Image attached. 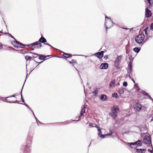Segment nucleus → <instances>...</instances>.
<instances>
[{"label": "nucleus", "mask_w": 153, "mask_h": 153, "mask_svg": "<svg viewBox=\"0 0 153 153\" xmlns=\"http://www.w3.org/2000/svg\"><path fill=\"white\" fill-rule=\"evenodd\" d=\"M32 140L31 137L29 135H28L27 138L26 140V144L25 146L24 151L25 152L27 153L30 152L31 149Z\"/></svg>", "instance_id": "obj_1"}, {"label": "nucleus", "mask_w": 153, "mask_h": 153, "mask_svg": "<svg viewBox=\"0 0 153 153\" xmlns=\"http://www.w3.org/2000/svg\"><path fill=\"white\" fill-rule=\"evenodd\" d=\"M144 39V35L142 34L138 35L135 38V40L137 43L139 44L140 46H142L144 42H143Z\"/></svg>", "instance_id": "obj_2"}, {"label": "nucleus", "mask_w": 153, "mask_h": 153, "mask_svg": "<svg viewBox=\"0 0 153 153\" xmlns=\"http://www.w3.org/2000/svg\"><path fill=\"white\" fill-rule=\"evenodd\" d=\"M122 58L123 56L122 55L117 56L114 61V66L115 68L118 69L120 68L119 66Z\"/></svg>", "instance_id": "obj_3"}, {"label": "nucleus", "mask_w": 153, "mask_h": 153, "mask_svg": "<svg viewBox=\"0 0 153 153\" xmlns=\"http://www.w3.org/2000/svg\"><path fill=\"white\" fill-rule=\"evenodd\" d=\"M119 109L117 107H114L111 109V112L110 114L111 116L113 118L115 119L117 117V112L119 111Z\"/></svg>", "instance_id": "obj_4"}, {"label": "nucleus", "mask_w": 153, "mask_h": 153, "mask_svg": "<svg viewBox=\"0 0 153 153\" xmlns=\"http://www.w3.org/2000/svg\"><path fill=\"white\" fill-rule=\"evenodd\" d=\"M11 42L12 45L15 47L23 48L25 45L17 41L16 39H15V40L12 41Z\"/></svg>", "instance_id": "obj_5"}, {"label": "nucleus", "mask_w": 153, "mask_h": 153, "mask_svg": "<svg viewBox=\"0 0 153 153\" xmlns=\"http://www.w3.org/2000/svg\"><path fill=\"white\" fill-rule=\"evenodd\" d=\"M113 22L111 19H110L108 21L106 20L105 19V25L106 27V30L108 28H110L113 26ZM106 32H107V30H106Z\"/></svg>", "instance_id": "obj_6"}, {"label": "nucleus", "mask_w": 153, "mask_h": 153, "mask_svg": "<svg viewBox=\"0 0 153 153\" xmlns=\"http://www.w3.org/2000/svg\"><path fill=\"white\" fill-rule=\"evenodd\" d=\"M143 141L144 143L146 144L149 145L151 144L152 148L153 149L151 141V138L150 136H145L143 138Z\"/></svg>", "instance_id": "obj_7"}, {"label": "nucleus", "mask_w": 153, "mask_h": 153, "mask_svg": "<svg viewBox=\"0 0 153 153\" xmlns=\"http://www.w3.org/2000/svg\"><path fill=\"white\" fill-rule=\"evenodd\" d=\"M85 108L86 107L85 106V105H83L82 106L81 108L80 114V115L79 116V119L78 120H76V121H77L80 120L81 119L82 116H83L84 113L85 112ZM73 121H75V120H73Z\"/></svg>", "instance_id": "obj_8"}, {"label": "nucleus", "mask_w": 153, "mask_h": 153, "mask_svg": "<svg viewBox=\"0 0 153 153\" xmlns=\"http://www.w3.org/2000/svg\"><path fill=\"white\" fill-rule=\"evenodd\" d=\"M98 136L102 138H104L105 137V136H110L112 134V132L111 131L110 133H108V134H105L104 135L102 134H101L102 132H101L100 129V128L98 129Z\"/></svg>", "instance_id": "obj_9"}, {"label": "nucleus", "mask_w": 153, "mask_h": 153, "mask_svg": "<svg viewBox=\"0 0 153 153\" xmlns=\"http://www.w3.org/2000/svg\"><path fill=\"white\" fill-rule=\"evenodd\" d=\"M104 52V51H102L100 52L95 53L94 55H95L99 59H101L102 57L103 56Z\"/></svg>", "instance_id": "obj_10"}, {"label": "nucleus", "mask_w": 153, "mask_h": 153, "mask_svg": "<svg viewBox=\"0 0 153 153\" xmlns=\"http://www.w3.org/2000/svg\"><path fill=\"white\" fill-rule=\"evenodd\" d=\"M33 44L35 48H39L42 47V44L39 41L33 43Z\"/></svg>", "instance_id": "obj_11"}, {"label": "nucleus", "mask_w": 153, "mask_h": 153, "mask_svg": "<svg viewBox=\"0 0 153 153\" xmlns=\"http://www.w3.org/2000/svg\"><path fill=\"white\" fill-rule=\"evenodd\" d=\"M142 108V106L139 103H136L134 105V108L138 111H140Z\"/></svg>", "instance_id": "obj_12"}, {"label": "nucleus", "mask_w": 153, "mask_h": 153, "mask_svg": "<svg viewBox=\"0 0 153 153\" xmlns=\"http://www.w3.org/2000/svg\"><path fill=\"white\" fill-rule=\"evenodd\" d=\"M33 54H34L35 55H38L39 56V59L41 60H45L46 58L47 57L49 56H45L44 55H42L41 54H38L36 53H34Z\"/></svg>", "instance_id": "obj_13"}, {"label": "nucleus", "mask_w": 153, "mask_h": 153, "mask_svg": "<svg viewBox=\"0 0 153 153\" xmlns=\"http://www.w3.org/2000/svg\"><path fill=\"white\" fill-rule=\"evenodd\" d=\"M152 15L151 12L147 8L146 9L145 16L146 17H149Z\"/></svg>", "instance_id": "obj_14"}, {"label": "nucleus", "mask_w": 153, "mask_h": 153, "mask_svg": "<svg viewBox=\"0 0 153 153\" xmlns=\"http://www.w3.org/2000/svg\"><path fill=\"white\" fill-rule=\"evenodd\" d=\"M108 67V64L107 63H103L101 64L100 68L102 69H106Z\"/></svg>", "instance_id": "obj_15"}, {"label": "nucleus", "mask_w": 153, "mask_h": 153, "mask_svg": "<svg viewBox=\"0 0 153 153\" xmlns=\"http://www.w3.org/2000/svg\"><path fill=\"white\" fill-rule=\"evenodd\" d=\"M39 41L40 43L42 42L44 44L46 42V39L43 36H42L39 39Z\"/></svg>", "instance_id": "obj_16"}, {"label": "nucleus", "mask_w": 153, "mask_h": 153, "mask_svg": "<svg viewBox=\"0 0 153 153\" xmlns=\"http://www.w3.org/2000/svg\"><path fill=\"white\" fill-rule=\"evenodd\" d=\"M146 149H136V152H140L141 153H145V152Z\"/></svg>", "instance_id": "obj_17"}, {"label": "nucleus", "mask_w": 153, "mask_h": 153, "mask_svg": "<svg viewBox=\"0 0 153 153\" xmlns=\"http://www.w3.org/2000/svg\"><path fill=\"white\" fill-rule=\"evenodd\" d=\"M107 98V97L106 95L104 94H102L101 96L100 99L102 101H105L106 100Z\"/></svg>", "instance_id": "obj_18"}, {"label": "nucleus", "mask_w": 153, "mask_h": 153, "mask_svg": "<svg viewBox=\"0 0 153 153\" xmlns=\"http://www.w3.org/2000/svg\"><path fill=\"white\" fill-rule=\"evenodd\" d=\"M132 62L131 61H130L129 62V72H131V71H132Z\"/></svg>", "instance_id": "obj_19"}, {"label": "nucleus", "mask_w": 153, "mask_h": 153, "mask_svg": "<svg viewBox=\"0 0 153 153\" xmlns=\"http://www.w3.org/2000/svg\"><path fill=\"white\" fill-rule=\"evenodd\" d=\"M124 90L123 87L120 88L118 91V93L120 95L123 94H124Z\"/></svg>", "instance_id": "obj_20"}, {"label": "nucleus", "mask_w": 153, "mask_h": 153, "mask_svg": "<svg viewBox=\"0 0 153 153\" xmlns=\"http://www.w3.org/2000/svg\"><path fill=\"white\" fill-rule=\"evenodd\" d=\"M115 82V80L114 79L109 84V87L110 88H111L112 87H114Z\"/></svg>", "instance_id": "obj_21"}, {"label": "nucleus", "mask_w": 153, "mask_h": 153, "mask_svg": "<svg viewBox=\"0 0 153 153\" xmlns=\"http://www.w3.org/2000/svg\"><path fill=\"white\" fill-rule=\"evenodd\" d=\"M63 56L66 58H68L71 56H72L70 54L64 53L63 54Z\"/></svg>", "instance_id": "obj_22"}, {"label": "nucleus", "mask_w": 153, "mask_h": 153, "mask_svg": "<svg viewBox=\"0 0 153 153\" xmlns=\"http://www.w3.org/2000/svg\"><path fill=\"white\" fill-rule=\"evenodd\" d=\"M140 50V47H135L133 48V50L136 53H138Z\"/></svg>", "instance_id": "obj_23"}, {"label": "nucleus", "mask_w": 153, "mask_h": 153, "mask_svg": "<svg viewBox=\"0 0 153 153\" xmlns=\"http://www.w3.org/2000/svg\"><path fill=\"white\" fill-rule=\"evenodd\" d=\"M27 75H26V79L25 80V82L26 81V78H27ZM25 82H24V84ZM23 86L24 85H23V87H22V90L21 91V92L20 93V94H21V100H22V102H24V100H23V97H22V89H23Z\"/></svg>", "instance_id": "obj_24"}, {"label": "nucleus", "mask_w": 153, "mask_h": 153, "mask_svg": "<svg viewBox=\"0 0 153 153\" xmlns=\"http://www.w3.org/2000/svg\"><path fill=\"white\" fill-rule=\"evenodd\" d=\"M131 147H132V146H137V143L135 142L134 143H127Z\"/></svg>", "instance_id": "obj_25"}, {"label": "nucleus", "mask_w": 153, "mask_h": 153, "mask_svg": "<svg viewBox=\"0 0 153 153\" xmlns=\"http://www.w3.org/2000/svg\"><path fill=\"white\" fill-rule=\"evenodd\" d=\"M25 59L27 60H30L31 59V57L28 55L26 56L25 57Z\"/></svg>", "instance_id": "obj_26"}, {"label": "nucleus", "mask_w": 153, "mask_h": 153, "mask_svg": "<svg viewBox=\"0 0 153 153\" xmlns=\"http://www.w3.org/2000/svg\"><path fill=\"white\" fill-rule=\"evenodd\" d=\"M112 96L113 97L117 98L118 97L117 94L116 93H114L112 94Z\"/></svg>", "instance_id": "obj_27"}, {"label": "nucleus", "mask_w": 153, "mask_h": 153, "mask_svg": "<svg viewBox=\"0 0 153 153\" xmlns=\"http://www.w3.org/2000/svg\"><path fill=\"white\" fill-rule=\"evenodd\" d=\"M147 1L149 3V6L151 7L152 3V0H147Z\"/></svg>", "instance_id": "obj_28"}, {"label": "nucleus", "mask_w": 153, "mask_h": 153, "mask_svg": "<svg viewBox=\"0 0 153 153\" xmlns=\"http://www.w3.org/2000/svg\"><path fill=\"white\" fill-rule=\"evenodd\" d=\"M132 71H131V72H129V70H128V76L130 78H131L132 77Z\"/></svg>", "instance_id": "obj_29"}, {"label": "nucleus", "mask_w": 153, "mask_h": 153, "mask_svg": "<svg viewBox=\"0 0 153 153\" xmlns=\"http://www.w3.org/2000/svg\"><path fill=\"white\" fill-rule=\"evenodd\" d=\"M25 46H27L28 47L32 48V47H34L33 43L29 45H25Z\"/></svg>", "instance_id": "obj_30"}, {"label": "nucleus", "mask_w": 153, "mask_h": 153, "mask_svg": "<svg viewBox=\"0 0 153 153\" xmlns=\"http://www.w3.org/2000/svg\"><path fill=\"white\" fill-rule=\"evenodd\" d=\"M142 93L143 95H144L146 96L147 97H148L149 95L148 93L145 91H143Z\"/></svg>", "instance_id": "obj_31"}, {"label": "nucleus", "mask_w": 153, "mask_h": 153, "mask_svg": "<svg viewBox=\"0 0 153 153\" xmlns=\"http://www.w3.org/2000/svg\"><path fill=\"white\" fill-rule=\"evenodd\" d=\"M148 29V27H146L144 29V31H145V33L146 35H147L148 34V33H147Z\"/></svg>", "instance_id": "obj_32"}, {"label": "nucleus", "mask_w": 153, "mask_h": 153, "mask_svg": "<svg viewBox=\"0 0 153 153\" xmlns=\"http://www.w3.org/2000/svg\"><path fill=\"white\" fill-rule=\"evenodd\" d=\"M6 101V102H9L10 103H17L19 102V101H18L17 100H16L15 102H13V101Z\"/></svg>", "instance_id": "obj_33"}, {"label": "nucleus", "mask_w": 153, "mask_h": 153, "mask_svg": "<svg viewBox=\"0 0 153 153\" xmlns=\"http://www.w3.org/2000/svg\"><path fill=\"white\" fill-rule=\"evenodd\" d=\"M127 85V83L126 82H124L123 83V85L124 87H126Z\"/></svg>", "instance_id": "obj_34"}, {"label": "nucleus", "mask_w": 153, "mask_h": 153, "mask_svg": "<svg viewBox=\"0 0 153 153\" xmlns=\"http://www.w3.org/2000/svg\"><path fill=\"white\" fill-rule=\"evenodd\" d=\"M89 126L90 127H94V124H93V123H90L89 124Z\"/></svg>", "instance_id": "obj_35"}, {"label": "nucleus", "mask_w": 153, "mask_h": 153, "mask_svg": "<svg viewBox=\"0 0 153 153\" xmlns=\"http://www.w3.org/2000/svg\"><path fill=\"white\" fill-rule=\"evenodd\" d=\"M142 141L140 140V142H139L137 144H138V146H141L142 145V144L141 143Z\"/></svg>", "instance_id": "obj_36"}, {"label": "nucleus", "mask_w": 153, "mask_h": 153, "mask_svg": "<svg viewBox=\"0 0 153 153\" xmlns=\"http://www.w3.org/2000/svg\"><path fill=\"white\" fill-rule=\"evenodd\" d=\"M15 97V94H13V95L9 96L7 97H6V98H7L9 97Z\"/></svg>", "instance_id": "obj_37"}, {"label": "nucleus", "mask_w": 153, "mask_h": 153, "mask_svg": "<svg viewBox=\"0 0 153 153\" xmlns=\"http://www.w3.org/2000/svg\"><path fill=\"white\" fill-rule=\"evenodd\" d=\"M94 127H96L97 128V129L100 128L99 127L97 126V125L96 124H94Z\"/></svg>", "instance_id": "obj_38"}, {"label": "nucleus", "mask_w": 153, "mask_h": 153, "mask_svg": "<svg viewBox=\"0 0 153 153\" xmlns=\"http://www.w3.org/2000/svg\"><path fill=\"white\" fill-rule=\"evenodd\" d=\"M108 55H105L104 56V59H108Z\"/></svg>", "instance_id": "obj_39"}, {"label": "nucleus", "mask_w": 153, "mask_h": 153, "mask_svg": "<svg viewBox=\"0 0 153 153\" xmlns=\"http://www.w3.org/2000/svg\"><path fill=\"white\" fill-rule=\"evenodd\" d=\"M8 34L9 35V36L11 38H13L14 40H15V39L13 37V36L11 34L9 33H8Z\"/></svg>", "instance_id": "obj_40"}, {"label": "nucleus", "mask_w": 153, "mask_h": 153, "mask_svg": "<svg viewBox=\"0 0 153 153\" xmlns=\"http://www.w3.org/2000/svg\"><path fill=\"white\" fill-rule=\"evenodd\" d=\"M150 28L151 29L153 30V23L152 24L150 25Z\"/></svg>", "instance_id": "obj_41"}, {"label": "nucleus", "mask_w": 153, "mask_h": 153, "mask_svg": "<svg viewBox=\"0 0 153 153\" xmlns=\"http://www.w3.org/2000/svg\"><path fill=\"white\" fill-rule=\"evenodd\" d=\"M30 110V109H31V108H30L29 106L28 105L26 104V103H25L24 104Z\"/></svg>", "instance_id": "obj_42"}, {"label": "nucleus", "mask_w": 153, "mask_h": 153, "mask_svg": "<svg viewBox=\"0 0 153 153\" xmlns=\"http://www.w3.org/2000/svg\"><path fill=\"white\" fill-rule=\"evenodd\" d=\"M45 45H47L48 46H49L52 48H53L52 46H51V45H50L49 43H46V42L45 43Z\"/></svg>", "instance_id": "obj_43"}, {"label": "nucleus", "mask_w": 153, "mask_h": 153, "mask_svg": "<svg viewBox=\"0 0 153 153\" xmlns=\"http://www.w3.org/2000/svg\"><path fill=\"white\" fill-rule=\"evenodd\" d=\"M69 62L70 64H73V63L74 62V60L72 59L71 61H69Z\"/></svg>", "instance_id": "obj_44"}, {"label": "nucleus", "mask_w": 153, "mask_h": 153, "mask_svg": "<svg viewBox=\"0 0 153 153\" xmlns=\"http://www.w3.org/2000/svg\"><path fill=\"white\" fill-rule=\"evenodd\" d=\"M30 110L31 111V112H32V113H33V114L34 117H36L35 116V115L34 114V113L33 112V111L32 110V109H30Z\"/></svg>", "instance_id": "obj_45"}, {"label": "nucleus", "mask_w": 153, "mask_h": 153, "mask_svg": "<svg viewBox=\"0 0 153 153\" xmlns=\"http://www.w3.org/2000/svg\"><path fill=\"white\" fill-rule=\"evenodd\" d=\"M148 151H149V152H151V153L153 152L152 150H151V149H149L148 150Z\"/></svg>", "instance_id": "obj_46"}, {"label": "nucleus", "mask_w": 153, "mask_h": 153, "mask_svg": "<svg viewBox=\"0 0 153 153\" xmlns=\"http://www.w3.org/2000/svg\"><path fill=\"white\" fill-rule=\"evenodd\" d=\"M148 97H149V98L151 100H152V97L149 95Z\"/></svg>", "instance_id": "obj_47"}, {"label": "nucleus", "mask_w": 153, "mask_h": 153, "mask_svg": "<svg viewBox=\"0 0 153 153\" xmlns=\"http://www.w3.org/2000/svg\"><path fill=\"white\" fill-rule=\"evenodd\" d=\"M131 80L133 81V82H134V83H135V81L134 80V79L132 77H131Z\"/></svg>", "instance_id": "obj_48"}, {"label": "nucleus", "mask_w": 153, "mask_h": 153, "mask_svg": "<svg viewBox=\"0 0 153 153\" xmlns=\"http://www.w3.org/2000/svg\"><path fill=\"white\" fill-rule=\"evenodd\" d=\"M139 142H140V140H138L137 141L135 142V143H137V146H138V144H137V143Z\"/></svg>", "instance_id": "obj_49"}, {"label": "nucleus", "mask_w": 153, "mask_h": 153, "mask_svg": "<svg viewBox=\"0 0 153 153\" xmlns=\"http://www.w3.org/2000/svg\"><path fill=\"white\" fill-rule=\"evenodd\" d=\"M93 93H94L95 95H96V94H97V91H95L94 92H93Z\"/></svg>", "instance_id": "obj_50"}, {"label": "nucleus", "mask_w": 153, "mask_h": 153, "mask_svg": "<svg viewBox=\"0 0 153 153\" xmlns=\"http://www.w3.org/2000/svg\"><path fill=\"white\" fill-rule=\"evenodd\" d=\"M71 122V121H70V120L67 121H65V124H66V123H69V122Z\"/></svg>", "instance_id": "obj_51"}, {"label": "nucleus", "mask_w": 153, "mask_h": 153, "mask_svg": "<svg viewBox=\"0 0 153 153\" xmlns=\"http://www.w3.org/2000/svg\"><path fill=\"white\" fill-rule=\"evenodd\" d=\"M106 18L108 19H109V20H110V19H111V18L110 17L109 18V17H108L107 16H105V19H106V20H107L106 19Z\"/></svg>", "instance_id": "obj_52"}, {"label": "nucleus", "mask_w": 153, "mask_h": 153, "mask_svg": "<svg viewBox=\"0 0 153 153\" xmlns=\"http://www.w3.org/2000/svg\"><path fill=\"white\" fill-rule=\"evenodd\" d=\"M137 87H138L137 90L138 91L140 90V88L138 86V85H137Z\"/></svg>", "instance_id": "obj_53"}, {"label": "nucleus", "mask_w": 153, "mask_h": 153, "mask_svg": "<svg viewBox=\"0 0 153 153\" xmlns=\"http://www.w3.org/2000/svg\"><path fill=\"white\" fill-rule=\"evenodd\" d=\"M120 85V83L118 82L117 84L116 85V86H117Z\"/></svg>", "instance_id": "obj_54"}, {"label": "nucleus", "mask_w": 153, "mask_h": 153, "mask_svg": "<svg viewBox=\"0 0 153 153\" xmlns=\"http://www.w3.org/2000/svg\"><path fill=\"white\" fill-rule=\"evenodd\" d=\"M27 53H32V54H33V53H33V52H30H30H27Z\"/></svg>", "instance_id": "obj_55"}, {"label": "nucleus", "mask_w": 153, "mask_h": 153, "mask_svg": "<svg viewBox=\"0 0 153 153\" xmlns=\"http://www.w3.org/2000/svg\"><path fill=\"white\" fill-rule=\"evenodd\" d=\"M148 38H146V39H145V41H147L148 40Z\"/></svg>", "instance_id": "obj_56"}, {"label": "nucleus", "mask_w": 153, "mask_h": 153, "mask_svg": "<svg viewBox=\"0 0 153 153\" xmlns=\"http://www.w3.org/2000/svg\"><path fill=\"white\" fill-rule=\"evenodd\" d=\"M35 119H36V122H37V120H38L36 118V117H35Z\"/></svg>", "instance_id": "obj_57"}, {"label": "nucleus", "mask_w": 153, "mask_h": 153, "mask_svg": "<svg viewBox=\"0 0 153 153\" xmlns=\"http://www.w3.org/2000/svg\"><path fill=\"white\" fill-rule=\"evenodd\" d=\"M43 61H41L40 62H39L38 65H39V64L41 63H42L43 62Z\"/></svg>", "instance_id": "obj_58"}, {"label": "nucleus", "mask_w": 153, "mask_h": 153, "mask_svg": "<svg viewBox=\"0 0 153 153\" xmlns=\"http://www.w3.org/2000/svg\"><path fill=\"white\" fill-rule=\"evenodd\" d=\"M33 56V58H36L37 57V56Z\"/></svg>", "instance_id": "obj_59"}, {"label": "nucleus", "mask_w": 153, "mask_h": 153, "mask_svg": "<svg viewBox=\"0 0 153 153\" xmlns=\"http://www.w3.org/2000/svg\"><path fill=\"white\" fill-rule=\"evenodd\" d=\"M34 60V61L35 62H36V63H39V62H37L35 60Z\"/></svg>", "instance_id": "obj_60"}, {"label": "nucleus", "mask_w": 153, "mask_h": 153, "mask_svg": "<svg viewBox=\"0 0 153 153\" xmlns=\"http://www.w3.org/2000/svg\"><path fill=\"white\" fill-rule=\"evenodd\" d=\"M123 28L124 29H126V30L129 29L128 28Z\"/></svg>", "instance_id": "obj_61"}, {"label": "nucleus", "mask_w": 153, "mask_h": 153, "mask_svg": "<svg viewBox=\"0 0 153 153\" xmlns=\"http://www.w3.org/2000/svg\"><path fill=\"white\" fill-rule=\"evenodd\" d=\"M6 98H5V100H4V101H5V102H6L5 101H7V100H6Z\"/></svg>", "instance_id": "obj_62"}, {"label": "nucleus", "mask_w": 153, "mask_h": 153, "mask_svg": "<svg viewBox=\"0 0 153 153\" xmlns=\"http://www.w3.org/2000/svg\"><path fill=\"white\" fill-rule=\"evenodd\" d=\"M152 100L153 102V99H152V100Z\"/></svg>", "instance_id": "obj_63"}, {"label": "nucleus", "mask_w": 153, "mask_h": 153, "mask_svg": "<svg viewBox=\"0 0 153 153\" xmlns=\"http://www.w3.org/2000/svg\"><path fill=\"white\" fill-rule=\"evenodd\" d=\"M38 122H39V123H40V121H39V120H38Z\"/></svg>", "instance_id": "obj_64"}]
</instances>
